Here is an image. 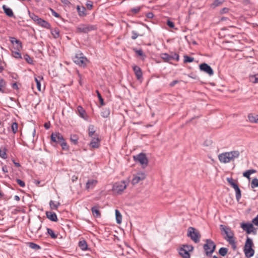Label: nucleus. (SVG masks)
Returning a JSON list of instances; mask_svg holds the SVG:
<instances>
[{
    "label": "nucleus",
    "mask_w": 258,
    "mask_h": 258,
    "mask_svg": "<svg viewBox=\"0 0 258 258\" xmlns=\"http://www.w3.org/2000/svg\"><path fill=\"white\" fill-rule=\"evenodd\" d=\"M223 2V0H215L214 2L211 4V7L213 8H215L218 6H219Z\"/></svg>",
    "instance_id": "obj_38"
},
{
    "label": "nucleus",
    "mask_w": 258,
    "mask_h": 258,
    "mask_svg": "<svg viewBox=\"0 0 258 258\" xmlns=\"http://www.w3.org/2000/svg\"><path fill=\"white\" fill-rule=\"evenodd\" d=\"M96 29L97 27L95 25L80 24L76 27V32L77 33H87Z\"/></svg>",
    "instance_id": "obj_7"
},
{
    "label": "nucleus",
    "mask_w": 258,
    "mask_h": 258,
    "mask_svg": "<svg viewBox=\"0 0 258 258\" xmlns=\"http://www.w3.org/2000/svg\"><path fill=\"white\" fill-rule=\"evenodd\" d=\"M110 109L107 108H103L101 112V115L104 118H107L110 115Z\"/></svg>",
    "instance_id": "obj_29"
},
{
    "label": "nucleus",
    "mask_w": 258,
    "mask_h": 258,
    "mask_svg": "<svg viewBox=\"0 0 258 258\" xmlns=\"http://www.w3.org/2000/svg\"><path fill=\"white\" fill-rule=\"evenodd\" d=\"M134 50L139 56H143L145 55L142 49L137 50L136 49H134Z\"/></svg>",
    "instance_id": "obj_57"
},
{
    "label": "nucleus",
    "mask_w": 258,
    "mask_h": 258,
    "mask_svg": "<svg viewBox=\"0 0 258 258\" xmlns=\"http://www.w3.org/2000/svg\"><path fill=\"white\" fill-rule=\"evenodd\" d=\"M46 217L50 220L53 222H57L58 220L56 214L52 212L47 211L46 212Z\"/></svg>",
    "instance_id": "obj_17"
},
{
    "label": "nucleus",
    "mask_w": 258,
    "mask_h": 258,
    "mask_svg": "<svg viewBox=\"0 0 258 258\" xmlns=\"http://www.w3.org/2000/svg\"><path fill=\"white\" fill-rule=\"evenodd\" d=\"M96 93L97 94V96L99 98V101H100V103L101 105H104V101H103V99L102 98V97H101V94H100V93L98 91H96Z\"/></svg>",
    "instance_id": "obj_54"
},
{
    "label": "nucleus",
    "mask_w": 258,
    "mask_h": 258,
    "mask_svg": "<svg viewBox=\"0 0 258 258\" xmlns=\"http://www.w3.org/2000/svg\"><path fill=\"white\" fill-rule=\"evenodd\" d=\"M100 142L98 135H96L95 137L92 138L90 146L93 148H98L100 146Z\"/></svg>",
    "instance_id": "obj_15"
},
{
    "label": "nucleus",
    "mask_w": 258,
    "mask_h": 258,
    "mask_svg": "<svg viewBox=\"0 0 258 258\" xmlns=\"http://www.w3.org/2000/svg\"><path fill=\"white\" fill-rule=\"evenodd\" d=\"M251 186L253 188L258 187V179L255 178L252 179L251 182Z\"/></svg>",
    "instance_id": "obj_49"
},
{
    "label": "nucleus",
    "mask_w": 258,
    "mask_h": 258,
    "mask_svg": "<svg viewBox=\"0 0 258 258\" xmlns=\"http://www.w3.org/2000/svg\"><path fill=\"white\" fill-rule=\"evenodd\" d=\"M229 12V9L227 8H224L222 9H221L220 11V14H223L227 13Z\"/></svg>",
    "instance_id": "obj_60"
},
{
    "label": "nucleus",
    "mask_w": 258,
    "mask_h": 258,
    "mask_svg": "<svg viewBox=\"0 0 258 258\" xmlns=\"http://www.w3.org/2000/svg\"><path fill=\"white\" fill-rule=\"evenodd\" d=\"M248 118L250 122L258 123V115L250 113L248 115Z\"/></svg>",
    "instance_id": "obj_21"
},
{
    "label": "nucleus",
    "mask_w": 258,
    "mask_h": 258,
    "mask_svg": "<svg viewBox=\"0 0 258 258\" xmlns=\"http://www.w3.org/2000/svg\"><path fill=\"white\" fill-rule=\"evenodd\" d=\"M170 56L171 57L172 60H175L177 61H179V56L177 53L171 52Z\"/></svg>",
    "instance_id": "obj_47"
},
{
    "label": "nucleus",
    "mask_w": 258,
    "mask_h": 258,
    "mask_svg": "<svg viewBox=\"0 0 258 258\" xmlns=\"http://www.w3.org/2000/svg\"><path fill=\"white\" fill-rule=\"evenodd\" d=\"M253 243L252 239L247 237L245 243L243 251L246 257H250L253 256L254 250L252 248Z\"/></svg>",
    "instance_id": "obj_4"
},
{
    "label": "nucleus",
    "mask_w": 258,
    "mask_h": 258,
    "mask_svg": "<svg viewBox=\"0 0 258 258\" xmlns=\"http://www.w3.org/2000/svg\"><path fill=\"white\" fill-rule=\"evenodd\" d=\"M141 10V7H138L136 8H134L131 9V12L134 14H136L139 13V12Z\"/></svg>",
    "instance_id": "obj_51"
},
{
    "label": "nucleus",
    "mask_w": 258,
    "mask_h": 258,
    "mask_svg": "<svg viewBox=\"0 0 258 258\" xmlns=\"http://www.w3.org/2000/svg\"><path fill=\"white\" fill-rule=\"evenodd\" d=\"M16 182L21 187H23L25 186V182L20 179H17Z\"/></svg>",
    "instance_id": "obj_58"
},
{
    "label": "nucleus",
    "mask_w": 258,
    "mask_h": 258,
    "mask_svg": "<svg viewBox=\"0 0 258 258\" xmlns=\"http://www.w3.org/2000/svg\"><path fill=\"white\" fill-rule=\"evenodd\" d=\"M187 236L195 243H198L200 241L201 236L199 231L192 227H189L188 228Z\"/></svg>",
    "instance_id": "obj_5"
},
{
    "label": "nucleus",
    "mask_w": 258,
    "mask_h": 258,
    "mask_svg": "<svg viewBox=\"0 0 258 258\" xmlns=\"http://www.w3.org/2000/svg\"><path fill=\"white\" fill-rule=\"evenodd\" d=\"M37 24L39 25L42 26L43 28H46V29H49L50 28V25L49 23L44 20L43 19H42L41 18H40L39 20L37 22Z\"/></svg>",
    "instance_id": "obj_19"
},
{
    "label": "nucleus",
    "mask_w": 258,
    "mask_h": 258,
    "mask_svg": "<svg viewBox=\"0 0 258 258\" xmlns=\"http://www.w3.org/2000/svg\"><path fill=\"white\" fill-rule=\"evenodd\" d=\"M255 171L254 170L251 169V170H248L245 172L243 173V176L249 178V176L251 174L254 173Z\"/></svg>",
    "instance_id": "obj_45"
},
{
    "label": "nucleus",
    "mask_w": 258,
    "mask_h": 258,
    "mask_svg": "<svg viewBox=\"0 0 258 258\" xmlns=\"http://www.w3.org/2000/svg\"><path fill=\"white\" fill-rule=\"evenodd\" d=\"M239 155L240 153L238 151H232L219 154L218 158L221 162L227 163L231 161H233L235 158H237Z\"/></svg>",
    "instance_id": "obj_2"
},
{
    "label": "nucleus",
    "mask_w": 258,
    "mask_h": 258,
    "mask_svg": "<svg viewBox=\"0 0 258 258\" xmlns=\"http://www.w3.org/2000/svg\"><path fill=\"white\" fill-rule=\"evenodd\" d=\"M179 254L183 257V258H190V254L189 253L186 251L183 248H182L181 247L179 249Z\"/></svg>",
    "instance_id": "obj_25"
},
{
    "label": "nucleus",
    "mask_w": 258,
    "mask_h": 258,
    "mask_svg": "<svg viewBox=\"0 0 258 258\" xmlns=\"http://www.w3.org/2000/svg\"><path fill=\"white\" fill-rule=\"evenodd\" d=\"M15 42L16 45L15 48L18 51H20L22 48L21 42L20 40H15Z\"/></svg>",
    "instance_id": "obj_43"
},
{
    "label": "nucleus",
    "mask_w": 258,
    "mask_h": 258,
    "mask_svg": "<svg viewBox=\"0 0 258 258\" xmlns=\"http://www.w3.org/2000/svg\"><path fill=\"white\" fill-rule=\"evenodd\" d=\"M234 189H235V192H236V200L238 201L241 197V190L238 186Z\"/></svg>",
    "instance_id": "obj_44"
},
{
    "label": "nucleus",
    "mask_w": 258,
    "mask_h": 258,
    "mask_svg": "<svg viewBox=\"0 0 258 258\" xmlns=\"http://www.w3.org/2000/svg\"><path fill=\"white\" fill-rule=\"evenodd\" d=\"M181 248L186 250L188 253L189 251H192L194 249L193 246L191 245H183V247Z\"/></svg>",
    "instance_id": "obj_46"
},
{
    "label": "nucleus",
    "mask_w": 258,
    "mask_h": 258,
    "mask_svg": "<svg viewBox=\"0 0 258 258\" xmlns=\"http://www.w3.org/2000/svg\"><path fill=\"white\" fill-rule=\"evenodd\" d=\"M252 223L256 226H258V215L255 218L252 220Z\"/></svg>",
    "instance_id": "obj_62"
},
{
    "label": "nucleus",
    "mask_w": 258,
    "mask_h": 258,
    "mask_svg": "<svg viewBox=\"0 0 258 258\" xmlns=\"http://www.w3.org/2000/svg\"><path fill=\"white\" fill-rule=\"evenodd\" d=\"M11 127H12V132H13V133L14 134L16 133V132L18 131V123L16 122H13L12 124Z\"/></svg>",
    "instance_id": "obj_50"
},
{
    "label": "nucleus",
    "mask_w": 258,
    "mask_h": 258,
    "mask_svg": "<svg viewBox=\"0 0 258 258\" xmlns=\"http://www.w3.org/2000/svg\"><path fill=\"white\" fill-rule=\"evenodd\" d=\"M249 80L252 83H258V73L255 75H249Z\"/></svg>",
    "instance_id": "obj_27"
},
{
    "label": "nucleus",
    "mask_w": 258,
    "mask_h": 258,
    "mask_svg": "<svg viewBox=\"0 0 258 258\" xmlns=\"http://www.w3.org/2000/svg\"><path fill=\"white\" fill-rule=\"evenodd\" d=\"M91 211L94 217H100L101 216L100 212L97 207H93L91 209Z\"/></svg>",
    "instance_id": "obj_26"
},
{
    "label": "nucleus",
    "mask_w": 258,
    "mask_h": 258,
    "mask_svg": "<svg viewBox=\"0 0 258 258\" xmlns=\"http://www.w3.org/2000/svg\"><path fill=\"white\" fill-rule=\"evenodd\" d=\"M183 57H184V63L191 62H193L194 60V57L189 56L186 55H184Z\"/></svg>",
    "instance_id": "obj_42"
},
{
    "label": "nucleus",
    "mask_w": 258,
    "mask_h": 258,
    "mask_svg": "<svg viewBox=\"0 0 258 258\" xmlns=\"http://www.w3.org/2000/svg\"><path fill=\"white\" fill-rule=\"evenodd\" d=\"M3 9L5 13V14L10 17H14V15L13 12V11L11 9L8 8L6 5L3 6Z\"/></svg>",
    "instance_id": "obj_22"
},
{
    "label": "nucleus",
    "mask_w": 258,
    "mask_h": 258,
    "mask_svg": "<svg viewBox=\"0 0 258 258\" xmlns=\"http://www.w3.org/2000/svg\"><path fill=\"white\" fill-rule=\"evenodd\" d=\"M97 181L95 179H89L86 184V188L87 190L93 189L96 185Z\"/></svg>",
    "instance_id": "obj_16"
},
{
    "label": "nucleus",
    "mask_w": 258,
    "mask_h": 258,
    "mask_svg": "<svg viewBox=\"0 0 258 258\" xmlns=\"http://www.w3.org/2000/svg\"><path fill=\"white\" fill-rule=\"evenodd\" d=\"M203 248L206 255L207 256H210L215 250L216 244L212 240L207 239L206 240V243L204 245Z\"/></svg>",
    "instance_id": "obj_6"
},
{
    "label": "nucleus",
    "mask_w": 258,
    "mask_h": 258,
    "mask_svg": "<svg viewBox=\"0 0 258 258\" xmlns=\"http://www.w3.org/2000/svg\"><path fill=\"white\" fill-rule=\"evenodd\" d=\"M96 130L95 129V127L92 124H90L88 126V135L90 137H92V136L95 135Z\"/></svg>",
    "instance_id": "obj_30"
},
{
    "label": "nucleus",
    "mask_w": 258,
    "mask_h": 258,
    "mask_svg": "<svg viewBox=\"0 0 258 258\" xmlns=\"http://www.w3.org/2000/svg\"><path fill=\"white\" fill-rule=\"evenodd\" d=\"M46 230L47 234L49 235L52 239H56L57 237L58 234L55 233L52 229L47 228Z\"/></svg>",
    "instance_id": "obj_24"
},
{
    "label": "nucleus",
    "mask_w": 258,
    "mask_h": 258,
    "mask_svg": "<svg viewBox=\"0 0 258 258\" xmlns=\"http://www.w3.org/2000/svg\"><path fill=\"white\" fill-rule=\"evenodd\" d=\"M78 140L79 137L77 135L74 134L71 135L70 140L73 144L77 145L78 143Z\"/></svg>",
    "instance_id": "obj_34"
},
{
    "label": "nucleus",
    "mask_w": 258,
    "mask_h": 258,
    "mask_svg": "<svg viewBox=\"0 0 258 258\" xmlns=\"http://www.w3.org/2000/svg\"><path fill=\"white\" fill-rule=\"evenodd\" d=\"M115 212L116 222L118 224H120L122 221L121 214H120V212L117 209L115 210Z\"/></svg>",
    "instance_id": "obj_31"
},
{
    "label": "nucleus",
    "mask_w": 258,
    "mask_h": 258,
    "mask_svg": "<svg viewBox=\"0 0 258 258\" xmlns=\"http://www.w3.org/2000/svg\"><path fill=\"white\" fill-rule=\"evenodd\" d=\"M25 60L27 61V62H28L30 64L32 63L33 60L30 57V56L28 54H26L25 56Z\"/></svg>",
    "instance_id": "obj_59"
},
{
    "label": "nucleus",
    "mask_w": 258,
    "mask_h": 258,
    "mask_svg": "<svg viewBox=\"0 0 258 258\" xmlns=\"http://www.w3.org/2000/svg\"><path fill=\"white\" fill-rule=\"evenodd\" d=\"M52 14L53 16H54L56 18H59L60 17L59 15L56 13L55 11H54L53 10L51 9Z\"/></svg>",
    "instance_id": "obj_63"
},
{
    "label": "nucleus",
    "mask_w": 258,
    "mask_h": 258,
    "mask_svg": "<svg viewBox=\"0 0 258 258\" xmlns=\"http://www.w3.org/2000/svg\"><path fill=\"white\" fill-rule=\"evenodd\" d=\"M133 69L137 80H142L143 79V73L141 69L138 66L134 65L133 66Z\"/></svg>",
    "instance_id": "obj_12"
},
{
    "label": "nucleus",
    "mask_w": 258,
    "mask_h": 258,
    "mask_svg": "<svg viewBox=\"0 0 258 258\" xmlns=\"http://www.w3.org/2000/svg\"><path fill=\"white\" fill-rule=\"evenodd\" d=\"M220 230L222 235H225L224 238L229 243L233 250L237 248L236 238L234 237V233L231 228L224 225H220Z\"/></svg>",
    "instance_id": "obj_1"
},
{
    "label": "nucleus",
    "mask_w": 258,
    "mask_h": 258,
    "mask_svg": "<svg viewBox=\"0 0 258 258\" xmlns=\"http://www.w3.org/2000/svg\"><path fill=\"white\" fill-rule=\"evenodd\" d=\"M61 146L62 149L64 151L69 150V146L68 145L67 142L65 141L64 139H63L61 143L59 144Z\"/></svg>",
    "instance_id": "obj_39"
},
{
    "label": "nucleus",
    "mask_w": 258,
    "mask_h": 258,
    "mask_svg": "<svg viewBox=\"0 0 258 258\" xmlns=\"http://www.w3.org/2000/svg\"><path fill=\"white\" fill-rule=\"evenodd\" d=\"M154 14L153 13H151V12H150V13H148L146 14V17L148 18H149V19H151V18H153L154 17Z\"/></svg>",
    "instance_id": "obj_64"
},
{
    "label": "nucleus",
    "mask_w": 258,
    "mask_h": 258,
    "mask_svg": "<svg viewBox=\"0 0 258 258\" xmlns=\"http://www.w3.org/2000/svg\"><path fill=\"white\" fill-rule=\"evenodd\" d=\"M167 25L171 28H174L175 26L174 23L170 20L167 21Z\"/></svg>",
    "instance_id": "obj_61"
},
{
    "label": "nucleus",
    "mask_w": 258,
    "mask_h": 258,
    "mask_svg": "<svg viewBox=\"0 0 258 258\" xmlns=\"http://www.w3.org/2000/svg\"><path fill=\"white\" fill-rule=\"evenodd\" d=\"M6 85V83L5 81V80L2 79L0 78V92L4 93H5L4 90L3 89V88L5 87Z\"/></svg>",
    "instance_id": "obj_40"
},
{
    "label": "nucleus",
    "mask_w": 258,
    "mask_h": 258,
    "mask_svg": "<svg viewBox=\"0 0 258 258\" xmlns=\"http://www.w3.org/2000/svg\"><path fill=\"white\" fill-rule=\"evenodd\" d=\"M86 5L87 8L88 10H91L93 8V2L91 1H88L86 2Z\"/></svg>",
    "instance_id": "obj_55"
},
{
    "label": "nucleus",
    "mask_w": 258,
    "mask_h": 258,
    "mask_svg": "<svg viewBox=\"0 0 258 258\" xmlns=\"http://www.w3.org/2000/svg\"><path fill=\"white\" fill-rule=\"evenodd\" d=\"M227 181L228 182V183L234 188L235 189L237 188L238 186L237 183H236L233 179L232 178H227Z\"/></svg>",
    "instance_id": "obj_33"
},
{
    "label": "nucleus",
    "mask_w": 258,
    "mask_h": 258,
    "mask_svg": "<svg viewBox=\"0 0 258 258\" xmlns=\"http://www.w3.org/2000/svg\"><path fill=\"white\" fill-rule=\"evenodd\" d=\"M28 245L29 247H30L32 249H35L36 250H39L41 249V246L39 245L33 243V242H29L28 243Z\"/></svg>",
    "instance_id": "obj_35"
},
{
    "label": "nucleus",
    "mask_w": 258,
    "mask_h": 258,
    "mask_svg": "<svg viewBox=\"0 0 258 258\" xmlns=\"http://www.w3.org/2000/svg\"><path fill=\"white\" fill-rule=\"evenodd\" d=\"M161 58L164 60V61L166 62L171 63V61H172L170 54L167 53H162L161 54Z\"/></svg>",
    "instance_id": "obj_23"
},
{
    "label": "nucleus",
    "mask_w": 258,
    "mask_h": 258,
    "mask_svg": "<svg viewBox=\"0 0 258 258\" xmlns=\"http://www.w3.org/2000/svg\"><path fill=\"white\" fill-rule=\"evenodd\" d=\"M132 39H133V40H135L137 38V37L139 36H143V35H140L136 31H132Z\"/></svg>",
    "instance_id": "obj_52"
},
{
    "label": "nucleus",
    "mask_w": 258,
    "mask_h": 258,
    "mask_svg": "<svg viewBox=\"0 0 258 258\" xmlns=\"http://www.w3.org/2000/svg\"><path fill=\"white\" fill-rule=\"evenodd\" d=\"M74 62L80 67L85 68L88 60L86 57H85L83 53L79 51L77 53L75 56L73 58Z\"/></svg>",
    "instance_id": "obj_3"
},
{
    "label": "nucleus",
    "mask_w": 258,
    "mask_h": 258,
    "mask_svg": "<svg viewBox=\"0 0 258 258\" xmlns=\"http://www.w3.org/2000/svg\"><path fill=\"white\" fill-rule=\"evenodd\" d=\"M51 34L55 38H57L59 36V31L57 29H55L51 31Z\"/></svg>",
    "instance_id": "obj_48"
},
{
    "label": "nucleus",
    "mask_w": 258,
    "mask_h": 258,
    "mask_svg": "<svg viewBox=\"0 0 258 258\" xmlns=\"http://www.w3.org/2000/svg\"><path fill=\"white\" fill-rule=\"evenodd\" d=\"M6 151L7 149H6V148L0 149V157L4 159H6L8 157L7 155L6 154Z\"/></svg>",
    "instance_id": "obj_36"
},
{
    "label": "nucleus",
    "mask_w": 258,
    "mask_h": 258,
    "mask_svg": "<svg viewBox=\"0 0 258 258\" xmlns=\"http://www.w3.org/2000/svg\"><path fill=\"white\" fill-rule=\"evenodd\" d=\"M59 205L60 203L59 202H54L52 200L49 202L50 207L52 210H57Z\"/></svg>",
    "instance_id": "obj_32"
},
{
    "label": "nucleus",
    "mask_w": 258,
    "mask_h": 258,
    "mask_svg": "<svg viewBox=\"0 0 258 258\" xmlns=\"http://www.w3.org/2000/svg\"><path fill=\"white\" fill-rule=\"evenodd\" d=\"M20 51H14V52H13V56L14 57H15V58H21L22 57H21V53L19 52Z\"/></svg>",
    "instance_id": "obj_56"
},
{
    "label": "nucleus",
    "mask_w": 258,
    "mask_h": 258,
    "mask_svg": "<svg viewBox=\"0 0 258 258\" xmlns=\"http://www.w3.org/2000/svg\"><path fill=\"white\" fill-rule=\"evenodd\" d=\"M241 227L244 230L246 231V233L248 234L253 232L254 227L253 225L251 223H242L241 224Z\"/></svg>",
    "instance_id": "obj_14"
},
{
    "label": "nucleus",
    "mask_w": 258,
    "mask_h": 258,
    "mask_svg": "<svg viewBox=\"0 0 258 258\" xmlns=\"http://www.w3.org/2000/svg\"><path fill=\"white\" fill-rule=\"evenodd\" d=\"M77 10L80 17H83L87 15V13H86V8L82 6L81 7L79 6H77Z\"/></svg>",
    "instance_id": "obj_20"
},
{
    "label": "nucleus",
    "mask_w": 258,
    "mask_h": 258,
    "mask_svg": "<svg viewBox=\"0 0 258 258\" xmlns=\"http://www.w3.org/2000/svg\"><path fill=\"white\" fill-rule=\"evenodd\" d=\"M200 69L201 71L205 72L209 76H212L214 74V72L212 68L206 63H203L200 65Z\"/></svg>",
    "instance_id": "obj_11"
},
{
    "label": "nucleus",
    "mask_w": 258,
    "mask_h": 258,
    "mask_svg": "<svg viewBox=\"0 0 258 258\" xmlns=\"http://www.w3.org/2000/svg\"><path fill=\"white\" fill-rule=\"evenodd\" d=\"M43 78L41 77H38L37 78H35V81L37 85V88L38 90L40 91H41V83H40V80L42 79Z\"/></svg>",
    "instance_id": "obj_37"
},
{
    "label": "nucleus",
    "mask_w": 258,
    "mask_h": 258,
    "mask_svg": "<svg viewBox=\"0 0 258 258\" xmlns=\"http://www.w3.org/2000/svg\"><path fill=\"white\" fill-rule=\"evenodd\" d=\"M126 187V184L124 181H121L115 183L113 186V190L117 193L122 191Z\"/></svg>",
    "instance_id": "obj_10"
},
{
    "label": "nucleus",
    "mask_w": 258,
    "mask_h": 258,
    "mask_svg": "<svg viewBox=\"0 0 258 258\" xmlns=\"http://www.w3.org/2000/svg\"><path fill=\"white\" fill-rule=\"evenodd\" d=\"M51 144L53 145V143L55 144H59L64 139L62 135L59 133H52L51 135Z\"/></svg>",
    "instance_id": "obj_9"
},
{
    "label": "nucleus",
    "mask_w": 258,
    "mask_h": 258,
    "mask_svg": "<svg viewBox=\"0 0 258 258\" xmlns=\"http://www.w3.org/2000/svg\"><path fill=\"white\" fill-rule=\"evenodd\" d=\"M30 17L34 21L36 22H37V21L40 19V18H39L38 16H37L34 13L30 14Z\"/></svg>",
    "instance_id": "obj_53"
},
{
    "label": "nucleus",
    "mask_w": 258,
    "mask_h": 258,
    "mask_svg": "<svg viewBox=\"0 0 258 258\" xmlns=\"http://www.w3.org/2000/svg\"><path fill=\"white\" fill-rule=\"evenodd\" d=\"M79 246L82 250H86L88 248L87 242L84 240L79 242Z\"/></svg>",
    "instance_id": "obj_28"
},
{
    "label": "nucleus",
    "mask_w": 258,
    "mask_h": 258,
    "mask_svg": "<svg viewBox=\"0 0 258 258\" xmlns=\"http://www.w3.org/2000/svg\"><path fill=\"white\" fill-rule=\"evenodd\" d=\"M136 162H139L142 166L145 168L148 165V160L145 154L141 153L136 156H134Z\"/></svg>",
    "instance_id": "obj_8"
},
{
    "label": "nucleus",
    "mask_w": 258,
    "mask_h": 258,
    "mask_svg": "<svg viewBox=\"0 0 258 258\" xmlns=\"http://www.w3.org/2000/svg\"><path fill=\"white\" fill-rule=\"evenodd\" d=\"M146 177L145 174L143 173H138L134 177L132 180L133 185L138 183L140 181L144 180Z\"/></svg>",
    "instance_id": "obj_13"
},
{
    "label": "nucleus",
    "mask_w": 258,
    "mask_h": 258,
    "mask_svg": "<svg viewBox=\"0 0 258 258\" xmlns=\"http://www.w3.org/2000/svg\"><path fill=\"white\" fill-rule=\"evenodd\" d=\"M228 252V249L225 247H221L219 250V254L223 256H224Z\"/></svg>",
    "instance_id": "obj_41"
},
{
    "label": "nucleus",
    "mask_w": 258,
    "mask_h": 258,
    "mask_svg": "<svg viewBox=\"0 0 258 258\" xmlns=\"http://www.w3.org/2000/svg\"><path fill=\"white\" fill-rule=\"evenodd\" d=\"M77 111L79 113V116L81 117H82V118H83L85 120L87 119L86 111L82 106H78Z\"/></svg>",
    "instance_id": "obj_18"
}]
</instances>
